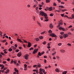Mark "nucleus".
<instances>
[{
	"label": "nucleus",
	"instance_id": "obj_1",
	"mask_svg": "<svg viewBox=\"0 0 74 74\" xmlns=\"http://www.w3.org/2000/svg\"><path fill=\"white\" fill-rule=\"evenodd\" d=\"M40 15H42V16H45V18L46 19H48V17L47 16V14H46L45 12H40Z\"/></svg>",
	"mask_w": 74,
	"mask_h": 74
},
{
	"label": "nucleus",
	"instance_id": "obj_2",
	"mask_svg": "<svg viewBox=\"0 0 74 74\" xmlns=\"http://www.w3.org/2000/svg\"><path fill=\"white\" fill-rule=\"evenodd\" d=\"M40 71L39 72V73L40 74H43V73L42 72V71L43 73H44V72H45V70H44V69H42V68H40Z\"/></svg>",
	"mask_w": 74,
	"mask_h": 74
},
{
	"label": "nucleus",
	"instance_id": "obj_3",
	"mask_svg": "<svg viewBox=\"0 0 74 74\" xmlns=\"http://www.w3.org/2000/svg\"><path fill=\"white\" fill-rule=\"evenodd\" d=\"M50 36H52L53 37H55L56 38L57 37V36L55 35L54 34L51 33L50 34Z\"/></svg>",
	"mask_w": 74,
	"mask_h": 74
},
{
	"label": "nucleus",
	"instance_id": "obj_4",
	"mask_svg": "<svg viewBox=\"0 0 74 74\" xmlns=\"http://www.w3.org/2000/svg\"><path fill=\"white\" fill-rule=\"evenodd\" d=\"M46 8H47V10H49V11H52V7H50V8L47 7Z\"/></svg>",
	"mask_w": 74,
	"mask_h": 74
},
{
	"label": "nucleus",
	"instance_id": "obj_5",
	"mask_svg": "<svg viewBox=\"0 0 74 74\" xmlns=\"http://www.w3.org/2000/svg\"><path fill=\"white\" fill-rule=\"evenodd\" d=\"M22 56V53H21V52H19L18 54L17 55V56L18 57H20V56Z\"/></svg>",
	"mask_w": 74,
	"mask_h": 74
},
{
	"label": "nucleus",
	"instance_id": "obj_6",
	"mask_svg": "<svg viewBox=\"0 0 74 74\" xmlns=\"http://www.w3.org/2000/svg\"><path fill=\"white\" fill-rule=\"evenodd\" d=\"M37 51H38V49H36H36H35L33 52V53L34 54L35 53H37Z\"/></svg>",
	"mask_w": 74,
	"mask_h": 74
},
{
	"label": "nucleus",
	"instance_id": "obj_7",
	"mask_svg": "<svg viewBox=\"0 0 74 74\" xmlns=\"http://www.w3.org/2000/svg\"><path fill=\"white\" fill-rule=\"evenodd\" d=\"M28 56H29V55H27L25 56V58L26 60H27L28 59Z\"/></svg>",
	"mask_w": 74,
	"mask_h": 74
},
{
	"label": "nucleus",
	"instance_id": "obj_8",
	"mask_svg": "<svg viewBox=\"0 0 74 74\" xmlns=\"http://www.w3.org/2000/svg\"><path fill=\"white\" fill-rule=\"evenodd\" d=\"M63 37L65 38H66V37H68V35L67 34H64L63 35Z\"/></svg>",
	"mask_w": 74,
	"mask_h": 74
},
{
	"label": "nucleus",
	"instance_id": "obj_9",
	"mask_svg": "<svg viewBox=\"0 0 74 74\" xmlns=\"http://www.w3.org/2000/svg\"><path fill=\"white\" fill-rule=\"evenodd\" d=\"M59 29L60 30H63L64 31H65V29H64V28H62L60 27H59Z\"/></svg>",
	"mask_w": 74,
	"mask_h": 74
},
{
	"label": "nucleus",
	"instance_id": "obj_10",
	"mask_svg": "<svg viewBox=\"0 0 74 74\" xmlns=\"http://www.w3.org/2000/svg\"><path fill=\"white\" fill-rule=\"evenodd\" d=\"M24 66H25L24 70H27V65H26V64H25Z\"/></svg>",
	"mask_w": 74,
	"mask_h": 74
},
{
	"label": "nucleus",
	"instance_id": "obj_11",
	"mask_svg": "<svg viewBox=\"0 0 74 74\" xmlns=\"http://www.w3.org/2000/svg\"><path fill=\"white\" fill-rule=\"evenodd\" d=\"M17 40H18V41H19V42H22V41L21 40V39H20L17 38Z\"/></svg>",
	"mask_w": 74,
	"mask_h": 74
},
{
	"label": "nucleus",
	"instance_id": "obj_12",
	"mask_svg": "<svg viewBox=\"0 0 74 74\" xmlns=\"http://www.w3.org/2000/svg\"><path fill=\"white\" fill-rule=\"evenodd\" d=\"M6 69H7V68H4L3 70H1L2 73H4V71L5 70H6Z\"/></svg>",
	"mask_w": 74,
	"mask_h": 74
},
{
	"label": "nucleus",
	"instance_id": "obj_13",
	"mask_svg": "<svg viewBox=\"0 0 74 74\" xmlns=\"http://www.w3.org/2000/svg\"><path fill=\"white\" fill-rule=\"evenodd\" d=\"M49 27L51 29L53 28V25L51 24L49 25Z\"/></svg>",
	"mask_w": 74,
	"mask_h": 74
},
{
	"label": "nucleus",
	"instance_id": "obj_14",
	"mask_svg": "<svg viewBox=\"0 0 74 74\" xmlns=\"http://www.w3.org/2000/svg\"><path fill=\"white\" fill-rule=\"evenodd\" d=\"M28 47H29V48L31 47V43L29 42H28Z\"/></svg>",
	"mask_w": 74,
	"mask_h": 74
},
{
	"label": "nucleus",
	"instance_id": "obj_15",
	"mask_svg": "<svg viewBox=\"0 0 74 74\" xmlns=\"http://www.w3.org/2000/svg\"><path fill=\"white\" fill-rule=\"evenodd\" d=\"M14 70L15 71H16V73H19V72L18 71V70H17L16 69V68H14Z\"/></svg>",
	"mask_w": 74,
	"mask_h": 74
},
{
	"label": "nucleus",
	"instance_id": "obj_16",
	"mask_svg": "<svg viewBox=\"0 0 74 74\" xmlns=\"http://www.w3.org/2000/svg\"><path fill=\"white\" fill-rule=\"evenodd\" d=\"M38 65H37V67H41V64H40L38 63Z\"/></svg>",
	"mask_w": 74,
	"mask_h": 74
},
{
	"label": "nucleus",
	"instance_id": "obj_17",
	"mask_svg": "<svg viewBox=\"0 0 74 74\" xmlns=\"http://www.w3.org/2000/svg\"><path fill=\"white\" fill-rule=\"evenodd\" d=\"M55 71L56 72H58V73H59V69H58V68L56 69Z\"/></svg>",
	"mask_w": 74,
	"mask_h": 74
},
{
	"label": "nucleus",
	"instance_id": "obj_18",
	"mask_svg": "<svg viewBox=\"0 0 74 74\" xmlns=\"http://www.w3.org/2000/svg\"><path fill=\"white\" fill-rule=\"evenodd\" d=\"M67 73V71H63L62 73V74H66V73Z\"/></svg>",
	"mask_w": 74,
	"mask_h": 74
},
{
	"label": "nucleus",
	"instance_id": "obj_19",
	"mask_svg": "<svg viewBox=\"0 0 74 74\" xmlns=\"http://www.w3.org/2000/svg\"><path fill=\"white\" fill-rule=\"evenodd\" d=\"M47 43V42L45 41H44L42 42V44L44 45H45Z\"/></svg>",
	"mask_w": 74,
	"mask_h": 74
},
{
	"label": "nucleus",
	"instance_id": "obj_20",
	"mask_svg": "<svg viewBox=\"0 0 74 74\" xmlns=\"http://www.w3.org/2000/svg\"><path fill=\"white\" fill-rule=\"evenodd\" d=\"M60 51H61V52H63V53H64V52H65V51L64 50H60Z\"/></svg>",
	"mask_w": 74,
	"mask_h": 74
},
{
	"label": "nucleus",
	"instance_id": "obj_21",
	"mask_svg": "<svg viewBox=\"0 0 74 74\" xmlns=\"http://www.w3.org/2000/svg\"><path fill=\"white\" fill-rule=\"evenodd\" d=\"M12 51V49H11V48H10V49H9V52H11Z\"/></svg>",
	"mask_w": 74,
	"mask_h": 74
},
{
	"label": "nucleus",
	"instance_id": "obj_22",
	"mask_svg": "<svg viewBox=\"0 0 74 74\" xmlns=\"http://www.w3.org/2000/svg\"><path fill=\"white\" fill-rule=\"evenodd\" d=\"M67 11V10L66 9H65L62 10V12H64V11Z\"/></svg>",
	"mask_w": 74,
	"mask_h": 74
},
{
	"label": "nucleus",
	"instance_id": "obj_23",
	"mask_svg": "<svg viewBox=\"0 0 74 74\" xmlns=\"http://www.w3.org/2000/svg\"><path fill=\"white\" fill-rule=\"evenodd\" d=\"M38 55H39V56H41V53H40V52H39L38 53Z\"/></svg>",
	"mask_w": 74,
	"mask_h": 74
},
{
	"label": "nucleus",
	"instance_id": "obj_24",
	"mask_svg": "<svg viewBox=\"0 0 74 74\" xmlns=\"http://www.w3.org/2000/svg\"><path fill=\"white\" fill-rule=\"evenodd\" d=\"M48 32H49V33H52V31L51 30H50Z\"/></svg>",
	"mask_w": 74,
	"mask_h": 74
},
{
	"label": "nucleus",
	"instance_id": "obj_25",
	"mask_svg": "<svg viewBox=\"0 0 74 74\" xmlns=\"http://www.w3.org/2000/svg\"><path fill=\"white\" fill-rule=\"evenodd\" d=\"M23 41L25 43H27V42L26 40H25L23 39Z\"/></svg>",
	"mask_w": 74,
	"mask_h": 74
},
{
	"label": "nucleus",
	"instance_id": "obj_26",
	"mask_svg": "<svg viewBox=\"0 0 74 74\" xmlns=\"http://www.w3.org/2000/svg\"><path fill=\"white\" fill-rule=\"evenodd\" d=\"M59 8L61 7L62 8H64V7H63V6L62 5H60V6H59Z\"/></svg>",
	"mask_w": 74,
	"mask_h": 74
},
{
	"label": "nucleus",
	"instance_id": "obj_27",
	"mask_svg": "<svg viewBox=\"0 0 74 74\" xmlns=\"http://www.w3.org/2000/svg\"><path fill=\"white\" fill-rule=\"evenodd\" d=\"M7 41V40H3L2 41L3 42H6Z\"/></svg>",
	"mask_w": 74,
	"mask_h": 74
},
{
	"label": "nucleus",
	"instance_id": "obj_28",
	"mask_svg": "<svg viewBox=\"0 0 74 74\" xmlns=\"http://www.w3.org/2000/svg\"><path fill=\"white\" fill-rule=\"evenodd\" d=\"M39 38H40V39H42V38H43V37H42V36H40Z\"/></svg>",
	"mask_w": 74,
	"mask_h": 74
},
{
	"label": "nucleus",
	"instance_id": "obj_29",
	"mask_svg": "<svg viewBox=\"0 0 74 74\" xmlns=\"http://www.w3.org/2000/svg\"><path fill=\"white\" fill-rule=\"evenodd\" d=\"M50 1V0H46V3H48Z\"/></svg>",
	"mask_w": 74,
	"mask_h": 74
},
{
	"label": "nucleus",
	"instance_id": "obj_30",
	"mask_svg": "<svg viewBox=\"0 0 74 74\" xmlns=\"http://www.w3.org/2000/svg\"><path fill=\"white\" fill-rule=\"evenodd\" d=\"M50 15L51 16H53V14H50Z\"/></svg>",
	"mask_w": 74,
	"mask_h": 74
},
{
	"label": "nucleus",
	"instance_id": "obj_31",
	"mask_svg": "<svg viewBox=\"0 0 74 74\" xmlns=\"http://www.w3.org/2000/svg\"><path fill=\"white\" fill-rule=\"evenodd\" d=\"M1 55H5L4 53L3 52H1Z\"/></svg>",
	"mask_w": 74,
	"mask_h": 74
},
{
	"label": "nucleus",
	"instance_id": "obj_32",
	"mask_svg": "<svg viewBox=\"0 0 74 74\" xmlns=\"http://www.w3.org/2000/svg\"><path fill=\"white\" fill-rule=\"evenodd\" d=\"M64 14H61V16L62 17H63L64 16Z\"/></svg>",
	"mask_w": 74,
	"mask_h": 74
},
{
	"label": "nucleus",
	"instance_id": "obj_33",
	"mask_svg": "<svg viewBox=\"0 0 74 74\" xmlns=\"http://www.w3.org/2000/svg\"><path fill=\"white\" fill-rule=\"evenodd\" d=\"M33 49H34L33 47H31L30 49V51H31V50H33Z\"/></svg>",
	"mask_w": 74,
	"mask_h": 74
},
{
	"label": "nucleus",
	"instance_id": "obj_34",
	"mask_svg": "<svg viewBox=\"0 0 74 74\" xmlns=\"http://www.w3.org/2000/svg\"><path fill=\"white\" fill-rule=\"evenodd\" d=\"M58 45L61 46V45H62V44L61 43H59L58 44Z\"/></svg>",
	"mask_w": 74,
	"mask_h": 74
},
{
	"label": "nucleus",
	"instance_id": "obj_35",
	"mask_svg": "<svg viewBox=\"0 0 74 74\" xmlns=\"http://www.w3.org/2000/svg\"><path fill=\"white\" fill-rule=\"evenodd\" d=\"M59 25H62V22H60L59 23Z\"/></svg>",
	"mask_w": 74,
	"mask_h": 74
},
{
	"label": "nucleus",
	"instance_id": "obj_36",
	"mask_svg": "<svg viewBox=\"0 0 74 74\" xmlns=\"http://www.w3.org/2000/svg\"><path fill=\"white\" fill-rule=\"evenodd\" d=\"M6 71L8 73H9V72L10 71V70L9 69H8L7 70H6Z\"/></svg>",
	"mask_w": 74,
	"mask_h": 74
},
{
	"label": "nucleus",
	"instance_id": "obj_37",
	"mask_svg": "<svg viewBox=\"0 0 74 74\" xmlns=\"http://www.w3.org/2000/svg\"><path fill=\"white\" fill-rule=\"evenodd\" d=\"M16 52H19V49H16Z\"/></svg>",
	"mask_w": 74,
	"mask_h": 74
},
{
	"label": "nucleus",
	"instance_id": "obj_38",
	"mask_svg": "<svg viewBox=\"0 0 74 74\" xmlns=\"http://www.w3.org/2000/svg\"><path fill=\"white\" fill-rule=\"evenodd\" d=\"M44 51H43L41 53V55H43V54H44Z\"/></svg>",
	"mask_w": 74,
	"mask_h": 74
},
{
	"label": "nucleus",
	"instance_id": "obj_39",
	"mask_svg": "<svg viewBox=\"0 0 74 74\" xmlns=\"http://www.w3.org/2000/svg\"><path fill=\"white\" fill-rule=\"evenodd\" d=\"M35 40H36V41H38V40H39V39H38V38H35Z\"/></svg>",
	"mask_w": 74,
	"mask_h": 74
},
{
	"label": "nucleus",
	"instance_id": "obj_40",
	"mask_svg": "<svg viewBox=\"0 0 74 74\" xmlns=\"http://www.w3.org/2000/svg\"><path fill=\"white\" fill-rule=\"evenodd\" d=\"M64 18L66 17H67V18H69V17H68V16H67L65 15V16H64Z\"/></svg>",
	"mask_w": 74,
	"mask_h": 74
},
{
	"label": "nucleus",
	"instance_id": "obj_41",
	"mask_svg": "<svg viewBox=\"0 0 74 74\" xmlns=\"http://www.w3.org/2000/svg\"><path fill=\"white\" fill-rule=\"evenodd\" d=\"M60 34H61V35H63V34H64V32H61L60 33Z\"/></svg>",
	"mask_w": 74,
	"mask_h": 74
},
{
	"label": "nucleus",
	"instance_id": "obj_42",
	"mask_svg": "<svg viewBox=\"0 0 74 74\" xmlns=\"http://www.w3.org/2000/svg\"><path fill=\"white\" fill-rule=\"evenodd\" d=\"M45 32H41V34H44V33H45Z\"/></svg>",
	"mask_w": 74,
	"mask_h": 74
},
{
	"label": "nucleus",
	"instance_id": "obj_43",
	"mask_svg": "<svg viewBox=\"0 0 74 74\" xmlns=\"http://www.w3.org/2000/svg\"><path fill=\"white\" fill-rule=\"evenodd\" d=\"M72 18H74V14H72L71 16Z\"/></svg>",
	"mask_w": 74,
	"mask_h": 74
},
{
	"label": "nucleus",
	"instance_id": "obj_44",
	"mask_svg": "<svg viewBox=\"0 0 74 74\" xmlns=\"http://www.w3.org/2000/svg\"><path fill=\"white\" fill-rule=\"evenodd\" d=\"M53 5H55V6H56V3H53Z\"/></svg>",
	"mask_w": 74,
	"mask_h": 74
},
{
	"label": "nucleus",
	"instance_id": "obj_45",
	"mask_svg": "<svg viewBox=\"0 0 74 74\" xmlns=\"http://www.w3.org/2000/svg\"><path fill=\"white\" fill-rule=\"evenodd\" d=\"M7 52L6 51H4V53H5V54H6L7 53Z\"/></svg>",
	"mask_w": 74,
	"mask_h": 74
},
{
	"label": "nucleus",
	"instance_id": "obj_46",
	"mask_svg": "<svg viewBox=\"0 0 74 74\" xmlns=\"http://www.w3.org/2000/svg\"><path fill=\"white\" fill-rule=\"evenodd\" d=\"M48 21H49L48 19H47L45 20V21H46V22H48Z\"/></svg>",
	"mask_w": 74,
	"mask_h": 74
},
{
	"label": "nucleus",
	"instance_id": "obj_47",
	"mask_svg": "<svg viewBox=\"0 0 74 74\" xmlns=\"http://www.w3.org/2000/svg\"><path fill=\"white\" fill-rule=\"evenodd\" d=\"M38 70L37 69H35V70H33V71H34V72H35V71H37V70Z\"/></svg>",
	"mask_w": 74,
	"mask_h": 74
},
{
	"label": "nucleus",
	"instance_id": "obj_48",
	"mask_svg": "<svg viewBox=\"0 0 74 74\" xmlns=\"http://www.w3.org/2000/svg\"><path fill=\"white\" fill-rule=\"evenodd\" d=\"M4 66H3L1 68V70H2V69H4Z\"/></svg>",
	"mask_w": 74,
	"mask_h": 74
},
{
	"label": "nucleus",
	"instance_id": "obj_49",
	"mask_svg": "<svg viewBox=\"0 0 74 74\" xmlns=\"http://www.w3.org/2000/svg\"><path fill=\"white\" fill-rule=\"evenodd\" d=\"M6 62H6V61H3V63L4 64H5V63H6Z\"/></svg>",
	"mask_w": 74,
	"mask_h": 74
},
{
	"label": "nucleus",
	"instance_id": "obj_50",
	"mask_svg": "<svg viewBox=\"0 0 74 74\" xmlns=\"http://www.w3.org/2000/svg\"><path fill=\"white\" fill-rule=\"evenodd\" d=\"M44 62H45V63H46V62H47V60H46L45 59L44 60Z\"/></svg>",
	"mask_w": 74,
	"mask_h": 74
},
{
	"label": "nucleus",
	"instance_id": "obj_51",
	"mask_svg": "<svg viewBox=\"0 0 74 74\" xmlns=\"http://www.w3.org/2000/svg\"><path fill=\"white\" fill-rule=\"evenodd\" d=\"M56 11H57V12H60V10H56Z\"/></svg>",
	"mask_w": 74,
	"mask_h": 74
},
{
	"label": "nucleus",
	"instance_id": "obj_52",
	"mask_svg": "<svg viewBox=\"0 0 74 74\" xmlns=\"http://www.w3.org/2000/svg\"><path fill=\"white\" fill-rule=\"evenodd\" d=\"M15 47L16 48H17V45L16 44H15L14 45Z\"/></svg>",
	"mask_w": 74,
	"mask_h": 74
},
{
	"label": "nucleus",
	"instance_id": "obj_53",
	"mask_svg": "<svg viewBox=\"0 0 74 74\" xmlns=\"http://www.w3.org/2000/svg\"><path fill=\"white\" fill-rule=\"evenodd\" d=\"M33 19L34 20H35V17L34 16H33Z\"/></svg>",
	"mask_w": 74,
	"mask_h": 74
},
{
	"label": "nucleus",
	"instance_id": "obj_54",
	"mask_svg": "<svg viewBox=\"0 0 74 74\" xmlns=\"http://www.w3.org/2000/svg\"><path fill=\"white\" fill-rule=\"evenodd\" d=\"M18 36V34H15V36H16V37H17V36Z\"/></svg>",
	"mask_w": 74,
	"mask_h": 74
},
{
	"label": "nucleus",
	"instance_id": "obj_55",
	"mask_svg": "<svg viewBox=\"0 0 74 74\" xmlns=\"http://www.w3.org/2000/svg\"><path fill=\"white\" fill-rule=\"evenodd\" d=\"M10 60L9 58H8L7 59V61H8V62H9V61H10Z\"/></svg>",
	"mask_w": 74,
	"mask_h": 74
},
{
	"label": "nucleus",
	"instance_id": "obj_56",
	"mask_svg": "<svg viewBox=\"0 0 74 74\" xmlns=\"http://www.w3.org/2000/svg\"><path fill=\"white\" fill-rule=\"evenodd\" d=\"M68 45H69V46H71V45L70 43H68Z\"/></svg>",
	"mask_w": 74,
	"mask_h": 74
},
{
	"label": "nucleus",
	"instance_id": "obj_57",
	"mask_svg": "<svg viewBox=\"0 0 74 74\" xmlns=\"http://www.w3.org/2000/svg\"><path fill=\"white\" fill-rule=\"evenodd\" d=\"M13 49H14V50H15V49H16V48L14 47L13 48Z\"/></svg>",
	"mask_w": 74,
	"mask_h": 74
},
{
	"label": "nucleus",
	"instance_id": "obj_58",
	"mask_svg": "<svg viewBox=\"0 0 74 74\" xmlns=\"http://www.w3.org/2000/svg\"><path fill=\"white\" fill-rule=\"evenodd\" d=\"M37 65H34L33 66V67H36L37 66Z\"/></svg>",
	"mask_w": 74,
	"mask_h": 74
},
{
	"label": "nucleus",
	"instance_id": "obj_59",
	"mask_svg": "<svg viewBox=\"0 0 74 74\" xmlns=\"http://www.w3.org/2000/svg\"><path fill=\"white\" fill-rule=\"evenodd\" d=\"M39 7H42V5H39Z\"/></svg>",
	"mask_w": 74,
	"mask_h": 74
},
{
	"label": "nucleus",
	"instance_id": "obj_60",
	"mask_svg": "<svg viewBox=\"0 0 74 74\" xmlns=\"http://www.w3.org/2000/svg\"><path fill=\"white\" fill-rule=\"evenodd\" d=\"M44 58H47V56H44Z\"/></svg>",
	"mask_w": 74,
	"mask_h": 74
},
{
	"label": "nucleus",
	"instance_id": "obj_61",
	"mask_svg": "<svg viewBox=\"0 0 74 74\" xmlns=\"http://www.w3.org/2000/svg\"><path fill=\"white\" fill-rule=\"evenodd\" d=\"M47 48H48V49H49V48H51V47H50V46H47Z\"/></svg>",
	"mask_w": 74,
	"mask_h": 74
},
{
	"label": "nucleus",
	"instance_id": "obj_62",
	"mask_svg": "<svg viewBox=\"0 0 74 74\" xmlns=\"http://www.w3.org/2000/svg\"><path fill=\"white\" fill-rule=\"evenodd\" d=\"M47 45L48 46H50V45H51L49 44V43L47 44Z\"/></svg>",
	"mask_w": 74,
	"mask_h": 74
},
{
	"label": "nucleus",
	"instance_id": "obj_63",
	"mask_svg": "<svg viewBox=\"0 0 74 74\" xmlns=\"http://www.w3.org/2000/svg\"><path fill=\"white\" fill-rule=\"evenodd\" d=\"M0 67H2L3 66H4L3 64L1 65Z\"/></svg>",
	"mask_w": 74,
	"mask_h": 74
},
{
	"label": "nucleus",
	"instance_id": "obj_64",
	"mask_svg": "<svg viewBox=\"0 0 74 74\" xmlns=\"http://www.w3.org/2000/svg\"><path fill=\"white\" fill-rule=\"evenodd\" d=\"M60 38H61V39H62V38H63V36H61L60 37Z\"/></svg>",
	"mask_w": 74,
	"mask_h": 74
}]
</instances>
